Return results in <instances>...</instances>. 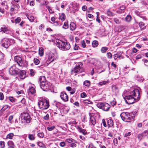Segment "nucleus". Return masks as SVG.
<instances>
[{
    "instance_id": "nucleus-13",
    "label": "nucleus",
    "mask_w": 148,
    "mask_h": 148,
    "mask_svg": "<svg viewBox=\"0 0 148 148\" xmlns=\"http://www.w3.org/2000/svg\"><path fill=\"white\" fill-rule=\"evenodd\" d=\"M40 85L41 88L44 91H46L49 88V86L47 82H42L40 83Z\"/></svg>"
},
{
    "instance_id": "nucleus-5",
    "label": "nucleus",
    "mask_w": 148,
    "mask_h": 148,
    "mask_svg": "<svg viewBox=\"0 0 148 148\" xmlns=\"http://www.w3.org/2000/svg\"><path fill=\"white\" fill-rule=\"evenodd\" d=\"M97 106L98 108L105 111H108L110 107V105L105 102L99 103L97 104Z\"/></svg>"
},
{
    "instance_id": "nucleus-36",
    "label": "nucleus",
    "mask_w": 148,
    "mask_h": 148,
    "mask_svg": "<svg viewBox=\"0 0 148 148\" xmlns=\"http://www.w3.org/2000/svg\"><path fill=\"white\" fill-rule=\"evenodd\" d=\"M69 27V25L68 24V22H65L64 24V25L63 26V28L66 29H67Z\"/></svg>"
},
{
    "instance_id": "nucleus-64",
    "label": "nucleus",
    "mask_w": 148,
    "mask_h": 148,
    "mask_svg": "<svg viewBox=\"0 0 148 148\" xmlns=\"http://www.w3.org/2000/svg\"><path fill=\"white\" fill-rule=\"evenodd\" d=\"M144 24L142 22H140L139 24V26L141 27H143L144 26Z\"/></svg>"
},
{
    "instance_id": "nucleus-15",
    "label": "nucleus",
    "mask_w": 148,
    "mask_h": 148,
    "mask_svg": "<svg viewBox=\"0 0 148 148\" xmlns=\"http://www.w3.org/2000/svg\"><path fill=\"white\" fill-rule=\"evenodd\" d=\"M148 134V132L147 131H144L142 133L138 135V138L139 140H141L143 137Z\"/></svg>"
},
{
    "instance_id": "nucleus-62",
    "label": "nucleus",
    "mask_w": 148,
    "mask_h": 148,
    "mask_svg": "<svg viewBox=\"0 0 148 148\" xmlns=\"http://www.w3.org/2000/svg\"><path fill=\"white\" fill-rule=\"evenodd\" d=\"M142 57V55L141 54H138L136 57V59H140Z\"/></svg>"
},
{
    "instance_id": "nucleus-19",
    "label": "nucleus",
    "mask_w": 148,
    "mask_h": 148,
    "mask_svg": "<svg viewBox=\"0 0 148 148\" xmlns=\"http://www.w3.org/2000/svg\"><path fill=\"white\" fill-rule=\"evenodd\" d=\"M33 133L32 134H29L28 135V138L29 140H35V136L34 131H33Z\"/></svg>"
},
{
    "instance_id": "nucleus-1",
    "label": "nucleus",
    "mask_w": 148,
    "mask_h": 148,
    "mask_svg": "<svg viewBox=\"0 0 148 148\" xmlns=\"http://www.w3.org/2000/svg\"><path fill=\"white\" fill-rule=\"evenodd\" d=\"M134 113L133 112H123L120 114L122 119L124 121L129 122L134 120Z\"/></svg>"
},
{
    "instance_id": "nucleus-27",
    "label": "nucleus",
    "mask_w": 148,
    "mask_h": 148,
    "mask_svg": "<svg viewBox=\"0 0 148 148\" xmlns=\"http://www.w3.org/2000/svg\"><path fill=\"white\" fill-rule=\"evenodd\" d=\"M109 83L108 80L106 81H104L101 82L99 83V84L101 86L103 85H106L108 84Z\"/></svg>"
},
{
    "instance_id": "nucleus-52",
    "label": "nucleus",
    "mask_w": 148,
    "mask_h": 148,
    "mask_svg": "<svg viewBox=\"0 0 148 148\" xmlns=\"http://www.w3.org/2000/svg\"><path fill=\"white\" fill-rule=\"evenodd\" d=\"M81 44L83 48H85L86 47V43L84 40L82 41L81 42Z\"/></svg>"
},
{
    "instance_id": "nucleus-60",
    "label": "nucleus",
    "mask_w": 148,
    "mask_h": 148,
    "mask_svg": "<svg viewBox=\"0 0 148 148\" xmlns=\"http://www.w3.org/2000/svg\"><path fill=\"white\" fill-rule=\"evenodd\" d=\"M44 119L45 120H48L49 118V115L48 114H47L44 117Z\"/></svg>"
},
{
    "instance_id": "nucleus-63",
    "label": "nucleus",
    "mask_w": 148,
    "mask_h": 148,
    "mask_svg": "<svg viewBox=\"0 0 148 148\" xmlns=\"http://www.w3.org/2000/svg\"><path fill=\"white\" fill-rule=\"evenodd\" d=\"M13 116H10L8 118V121L10 122H11V120L13 119Z\"/></svg>"
},
{
    "instance_id": "nucleus-12",
    "label": "nucleus",
    "mask_w": 148,
    "mask_h": 148,
    "mask_svg": "<svg viewBox=\"0 0 148 148\" xmlns=\"http://www.w3.org/2000/svg\"><path fill=\"white\" fill-rule=\"evenodd\" d=\"M135 98L136 101H139L140 98L139 90L137 89H134L130 93V95Z\"/></svg>"
},
{
    "instance_id": "nucleus-18",
    "label": "nucleus",
    "mask_w": 148,
    "mask_h": 148,
    "mask_svg": "<svg viewBox=\"0 0 148 148\" xmlns=\"http://www.w3.org/2000/svg\"><path fill=\"white\" fill-rule=\"evenodd\" d=\"M125 6L123 5L120 7L119 9L116 11L117 13H122L124 12V10L125 9Z\"/></svg>"
},
{
    "instance_id": "nucleus-46",
    "label": "nucleus",
    "mask_w": 148,
    "mask_h": 148,
    "mask_svg": "<svg viewBox=\"0 0 148 148\" xmlns=\"http://www.w3.org/2000/svg\"><path fill=\"white\" fill-rule=\"evenodd\" d=\"M107 15L109 16H113L112 13L109 10H108L107 12Z\"/></svg>"
},
{
    "instance_id": "nucleus-31",
    "label": "nucleus",
    "mask_w": 148,
    "mask_h": 148,
    "mask_svg": "<svg viewBox=\"0 0 148 148\" xmlns=\"http://www.w3.org/2000/svg\"><path fill=\"white\" fill-rule=\"evenodd\" d=\"M39 54L40 56H42L43 55V49L42 48H40L39 50Z\"/></svg>"
},
{
    "instance_id": "nucleus-7",
    "label": "nucleus",
    "mask_w": 148,
    "mask_h": 148,
    "mask_svg": "<svg viewBox=\"0 0 148 148\" xmlns=\"http://www.w3.org/2000/svg\"><path fill=\"white\" fill-rule=\"evenodd\" d=\"M124 99L126 102L128 104H131L138 101L132 96L128 95L125 96L124 97Z\"/></svg>"
},
{
    "instance_id": "nucleus-39",
    "label": "nucleus",
    "mask_w": 148,
    "mask_h": 148,
    "mask_svg": "<svg viewBox=\"0 0 148 148\" xmlns=\"http://www.w3.org/2000/svg\"><path fill=\"white\" fill-rule=\"evenodd\" d=\"M83 102L84 103L86 104H90L92 103V102L91 101H89L88 100H84L83 101Z\"/></svg>"
},
{
    "instance_id": "nucleus-28",
    "label": "nucleus",
    "mask_w": 148,
    "mask_h": 148,
    "mask_svg": "<svg viewBox=\"0 0 148 148\" xmlns=\"http://www.w3.org/2000/svg\"><path fill=\"white\" fill-rule=\"evenodd\" d=\"M66 142L69 143H76V141L73 139L72 138H69L67 139L66 140Z\"/></svg>"
},
{
    "instance_id": "nucleus-48",
    "label": "nucleus",
    "mask_w": 148,
    "mask_h": 148,
    "mask_svg": "<svg viewBox=\"0 0 148 148\" xmlns=\"http://www.w3.org/2000/svg\"><path fill=\"white\" fill-rule=\"evenodd\" d=\"M21 21V18L20 17H18L17 18L15 19V22L16 23H19Z\"/></svg>"
},
{
    "instance_id": "nucleus-37",
    "label": "nucleus",
    "mask_w": 148,
    "mask_h": 148,
    "mask_svg": "<svg viewBox=\"0 0 148 148\" xmlns=\"http://www.w3.org/2000/svg\"><path fill=\"white\" fill-rule=\"evenodd\" d=\"M5 143L3 141H0V146L1 148H4L5 147Z\"/></svg>"
},
{
    "instance_id": "nucleus-3",
    "label": "nucleus",
    "mask_w": 148,
    "mask_h": 148,
    "mask_svg": "<svg viewBox=\"0 0 148 148\" xmlns=\"http://www.w3.org/2000/svg\"><path fill=\"white\" fill-rule=\"evenodd\" d=\"M38 104L40 108L42 110L47 109L49 106V101L44 99L39 100Z\"/></svg>"
},
{
    "instance_id": "nucleus-14",
    "label": "nucleus",
    "mask_w": 148,
    "mask_h": 148,
    "mask_svg": "<svg viewBox=\"0 0 148 148\" xmlns=\"http://www.w3.org/2000/svg\"><path fill=\"white\" fill-rule=\"evenodd\" d=\"M60 97L61 99L64 101H67L68 100V97L66 93L64 92L61 93Z\"/></svg>"
},
{
    "instance_id": "nucleus-29",
    "label": "nucleus",
    "mask_w": 148,
    "mask_h": 148,
    "mask_svg": "<svg viewBox=\"0 0 148 148\" xmlns=\"http://www.w3.org/2000/svg\"><path fill=\"white\" fill-rule=\"evenodd\" d=\"M108 49V48L107 47H103L101 49V51L102 53H105Z\"/></svg>"
},
{
    "instance_id": "nucleus-38",
    "label": "nucleus",
    "mask_w": 148,
    "mask_h": 148,
    "mask_svg": "<svg viewBox=\"0 0 148 148\" xmlns=\"http://www.w3.org/2000/svg\"><path fill=\"white\" fill-rule=\"evenodd\" d=\"M131 19V16L130 15H127L125 18V20L127 22L130 21Z\"/></svg>"
},
{
    "instance_id": "nucleus-26",
    "label": "nucleus",
    "mask_w": 148,
    "mask_h": 148,
    "mask_svg": "<svg viewBox=\"0 0 148 148\" xmlns=\"http://www.w3.org/2000/svg\"><path fill=\"white\" fill-rule=\"evenodd\" d=\"M112 90L113 92H116L118 91V87L115 85H113L112 86Z\"/></svg>"
},
{
    "instance_id": "nucleus-21",
    "label": "nucleus",
    "mask_w": 148,
    "mask_h": 148,
    "mask_svg": "<svg viewBox=\"0 0 148 148\" xmlns=\"http://www.w3.org/2000/svg\"><path fill=\"white\" fill-rule=\"evenodd\" d=\"M8 148H14V145L13 142L11 140L8 142Z\"/></svg>"
},
{
    "instance_id": "nucleus-50",
    "label": "nucleus",
    "mask_w": 148,
    "mask_h": 148,
    "mask_svg": "<svg viewBox=\"0 0 148 148\" xmlns=\"http://www.w3.org/2000/svg\"><path fill=\"white\" fill-rule=\"evenodd\" d=\"M107 56L108 58L110 59L112 58V55L110 52L108 53H107Z\"/></svg>"
},
{
    "instance_id": "nucleus-25",
    "label": "nucleus",
    "mask_w": 148,
    "mask_h": 148,
    "mask_svg": "<svg viewBox=\"0 0 148 148\" xmlns=\"http://www.w3.org/2000/svg\"><path fill=\"white\" fill-rule=\"evenodd\" d=\"M121 57V54L120 52H118L114 55V58L115 60H116L118 58L120 59Z\"/></svg>"
},
{
    "instance_id": "nucleus-6",
    "label": "nucleus",
    "mask_w": 148,
    "mask_h": 148,
    "mask_svg": "<svg viewBox=\"0 0 148 148\" xmlns=\"http://www.w3.org/2000/svg\"><path fill=\"white\" fill-rule=\"evenodd\" d=\"M82 66V64L81 62L78 63L74 69L71 70V72L73 73L82 72L83 71Z\"/></svg>"
},
{
    "instance_id": "nucleus-40",
    "label": "nucleus",
    "mask_w": 148,
    "mask_h": 148,
    "mask_svg": "<svg viewBox=\"0 0 148 148\" xmlns=\"http://www.w3.org/2000/svg\"><path fill=\"white\" fill-rule=\"evenodd\" d=\"M34 62L35 64L38 65L40 63V61L38 59L35 58L34 59Z\"/></svg>"
},
{
    "instance_id": "nucleus-2",
    "label": "nucleus",
    "mask_w": 148,
    "mask_h": 148,
    "mask_svg": "<svg viewBox=\"0 0 148 148\" xmlns=\"http://www.w3.org/2000/svg\"><path fill=\"white\" fill-rule=\"evenodd\" d=\"M56 45L60 49L63 51L68 50L71 47L69 42H64L60 40H58L56 41Z\"/></svg>"
},
{
    "instance_id": "nucleus-42",
    "label": "nucleus",
    "mask_w": 148,
    "mask_h": 148,
    "mask_svg": "<svg viewBox=\"0 0 148 148\" xmlns=\"http://www.w3.org/2000/svg\"><path fill=\"white\" fill-rule=\"evenodd\" d=\"M4 57V54L0 51V61L3 60Z\"/></svg>"
},
{
    "instance_id": "nucleus-44",
    "label": "nucleus",
    "mask_w": 148,
    "mask_h": 148,
    "mask_svg": "<svg viewBox=\"0 0 148 148\" xmlns=\"http://www.w3.org/2000/svg\"><path fill=\"white\" fill-rule=\"evenodd\" d=\"M55 128L54 126L52 127H47V130L49 131H51L53 130Z\"/></svg>"
},
{
    "instance_id": "nucleus-55",
    "label": "nucleus",
    "mask_w": 148,
    "mask_h": 148,
    "mask_svg": "<svg viewBox=\"0 0 148 148\" xmlns=\"http://www.w3.org/2000/svg\"><path fill=\"white\" fill-rule=\"evenodd\" d=\"M60 146L61 147H64L65 145V143L63 142H62L60 143Z\"/></svg>"
},
{
    "instance_id": "nucleus-49",
    "label": "nucleus",
    "mask_w": 148,
    "mask_h": 148,
    "mask_svg": "<svg viewBox=\"0 0 148 148\" xmlns=\"http://www.w3.org/2000/svg\"><path fill=\"white\" fill-rule=\"evenodd\" d=\"M81 97L82 98H85L87 97V95L85 92H83L81 94Z\"/></svg>"
},
{
    "instance_id": "nucleus-32",
    "label": "nucleus",
    "mask_w": 148,
    "mask_h": 148,
    "mask_svg": "<svg viewBox=\"0 0 148 148\" xmlns=\"http://www.w3.org/2000/svg\"><path fill=\"white\" fill-rule=\"evenodd\" d=\"M90 82L88 80H86L84 82V84L86 86L89 87L90 85Z\"/></svg>"
},
{
    "instance_id": "nucleus-56",
    "label": "nucleus",
    "mask_w": 148,
    "mask_h": 148,
    "mask_svg": "<svg viewBox=\"0 0 148 148\" xmlns=\"http://www.w3.org/2000/svg\"><path fill=\"white\" fill-rule=\"evenodd\" d=\"M77 129L80 132H81L82 131H83V129L81 128L79 126H77Z\"/></svg>"
},
{
    "instance_id": "nucleus-17",
    "label": "nucleus",
    "mask_w": 148,
    "mask_h": 148,
    "mask_svg": "<svg viewBox=\"0 0 148 148\" xmlns=\"http://www.w3.org/2000/svg\"><path fill=\"white\" fill-rule=\"evenodd\" d=\"M19 73H20L19 77L21 79H23L25 77V71L23 70L21 71V70H20V71Z\"/></svg>"
},
{
    "instance_id": "nucleus-35",
    "label": "nucleus",
    "mask_w": 148,
    "mask_h": 148,
    "mask_svg": "<svg viewBox=\"0 0 148 148\" xmlns=\"http://www.w3.org/2000/svg\"><path fill=\"white\" fill-rule=\"evenodd\" d=\"M98 42L97 40L93 41L92 43V46L93 47H96L97 46Z\"/></svg>"
},
{
    "instance_id": "nucleus-4",
    "label": "nucleus",
    "mask_w": 148,
    "mask_h": 148,
    "mask_svg": "<svg viewBox=\"0 0 148 148\" xmlns=\"http://www.w3.org/2000/svg\"><path fill=\"white\" fill-rule=\"evenodd\" d=\"M15 43L14 41L12 39H8L4 38L1 41V45L5 48H8L11 45Z\"/></svg>"
},
{
    "instance_id": "nucleus-41",
    "label": "nucleus",
    "mask_w": 148,
    "mask_h": 148,
    "mask_svg": "<svg viewBox=\"0 0 148 148\" xmlns=\"http://www.w3.org/2000/svg\"><path fill=\"white\" fill-rule=\"evenodd\" d=\"M27 18L30 22H33L34 19V18L33 16H29Z\"/></svg>"
},
{
    "instance_id": "nucleus-23",
    "label": "nucleus",
    "mask_w": 148,
    "mask_h": 148,
    "mask_svg": "<svg viewBox=\"0 0 148 148\" xmlns=\"http://www.w3.org/2000/svg\"><path fill=\"white\" fill-rule=\"evenodd\" d=\"M46 80L45 77L43 76H40L39 78V82L40 84L42 83V82H46Z\"/></svg>"
},
{
    "instance_id": "nucleus-16",
    "label": "nucleus",
    "mask_w": 148,
    "mask_h": 148,
    "mask_svg": "<svg viewBox=\"0 0 148 148\" xmlns=\"http://www.w3.org/2000/svg\"><path fill=\"white\" fill-rule=\"evenodd\" d=\"M0 30L1 32H2L6 34H10L11 33V31L5 27H1Z\"/></svg>"
},
{
    "instance_id": "nucleus-53",
    "label": "nucleus",
    "mask_w": 148,
    "mask_h": 148,
    "mask_svg": "<svg viewBox=\"0 0 148 148\" xmlns=\"http://www.w3.org/2000/svg\"><path fill=\"white\" fill-rule=\"evenodd\" d=\"M4 98L3 94L2 92H0V100H3Z\"/></svg>"
},
{
    "instance_id": "nucleus-9",
    "label": "nucleus",
    "mask_w": 148,
    "mask_h": 148,
    "mask_svg": "<svg viewBox=\"0 0 148 148\" xmlns=\"http://www.w3.org/2000/svg\"><path fill=\"white\" fill-rule=\"evenodd\" d=\"M48 59L46 61L47 64H49L57 58L55 54L50 53L47 55Z\"/></svg>"
},
{
    "instance_id": "nucleus-58",
    "label": "nucleus",
    "mask_w": 148,
    "mask_h": 148,
    "mask_svg": "<svg viewBox=\"0 0 148 148\" xmlns=\"http://www.w3.org/2000/svg\"><path fill=\"white\" fill-rule=\"evenodd\" d=\"M114 22L116 23H119V19L116 18H114Z\"/></svg>"
},
{
    "instance_id": "nucleus-8",
    "label": "nucleus",
    "mask_w": 148,
    "mask_h": 148,
    "mask_svg": "<svg viewBox=\"0 0 148 148\" xmlns=\"http://www.w3.org/2000/svg\"><path fill=\"white\" fill-rule=\"evenodd\" d=\"M14 60L15 62L20 66L22 67L25 66V61L23 60L21 57L18 56H16L14 57Z\"/></svg>"
},
{
    "instance_id": "nucleus-59",
    "label": "nucleus",
    "mask_w": 148,
    "mask_h": 148,
    "mask_svg": "<svg viewBox=\"0 0 148 148\" xmlns=\"http://www.w3.org/2000/svg\"><path fill=\"white\" fill-rule=\"evenodd\" d=\"M75 143H72L70 145L71 147H75L76 146V145Z\"/></svg>"
},
{
    "instance_id": "nucleus-33",
    "label": "nucleus",
    "mask_w": 148,
    "mask_h": 148,
    "mask_svg": "<svg viewBox=\"0 0 148 148\" xmlns=\"http://www.w3.org/2000/svg\"><path fill=\"white\" fill-rule=\"evenodd\" d=\"M29 91L31 94H33L35 92V88L33 87H31L29 89Z\"/></svg>"
},
{
    "instance_id": "nucleus-20",
    "label": "nucleus",
    "mask_w": 148,
    "mask_h": 148,
    "mask_svg": "<svg viewBox=\"0 0 148 148\" xmlns=\"http://www.w3.org/2000/svg\"><path fill=\"white\" fill-rule=\"evenodd\" d=\"M90 121L92 124L94 125L96 123V121L94 116H93L91 115H90Z\"/></svg>"
},
{
    "instance_id": "nucleus-45",
    "label": "nucleus",
    "mask_w": 148,
    "mask_h": 148,
    "mask_svg": "<svg viewBox=\"0 0 148 148\" xmlns=\"http://www.w3.org/2000/svg\"><path fill=\"white\" fill-rule=\"evenodd\" d=\"M9 106L8 105H6L3 106V107L1 109V110H2V111H5L6 109L8 108Z\"/></svg>"
},
{
    "instance_id": "nucleus-54",
    "label": "nucleus",
    "mask_w": 148,
    "mask_h": 148,
    "mask_svg": "<svg viewBox=\"0 0 148 148\" xmlns=\"http://www.w3.org/2000/svg\"><path fill=\"white\" fill-rule=\"evenodd\" d=\"M110 104L112 106H113L116 104V101H111Z\"/></svg>"
},
{
    "instance_id": "nucleus-51",
    "label": "nucleus",
    "mask_w": 148,
    "mask_h": 148,
    "mask_svg": "<svg viewBox=\"0 0 148 148\" xmlns=\"http://www.w3.org/2000/svg\"><path fill=\"white\" fill-rule=\"evenodd\" d=\"M9 100L12 102H15V99L12 97H9Z\"/></svg>"
},
{
    "instance_id": "nucleus-10",
    "label": "nucleus",
    "mask_w": 148,
    "mask_h": 148,
    "mask_svg": "<svg viewBox=\"0 0 148 148\" xmlns=\"http://www.w3.org/2000/svg\"><path fill=\"white\" fill-rule=\"evenodd\" d=\"M21 118L22 121L24 122L29 123L31 121L30 117L28 114L23 113L21 114Z\"/></svg>"
},
{
    "instance_id": "nucleus-61",
    "label": "nucleus",
    "mask_w": 148,
    "mask_h": 148,
    "mask_svg": "<svg viewBox=\"0 0 148 148\" xmlns=\"http://www.w3.org/2000/svg\"><path fill=\"white\" fill-rule=\"evenodd\" d=\"M102 123H103V126L104 127H106L107 126V125L104 119H103L102 120Z\"/></svg>"
},
{
    "instance_id": "nucleus-43",
    "label": "nucleus",
    "mask_w": 148,
    "mask_h": 148,
    "mask_svg": "<svg viewBox=\"0 0 148 148\" xmlns=\"http://www.w3.org/2000/svg\"><path fill=\"white\" fill-rule=\"evenodd\" d=\"M46 8L48 9V11L51 14L53 13V12L52 11V10L51 9V8L49 6H46Z\"/></svg>"
},
{
    "instance_id": "nucleus-57",
    "label": "nucleus",
    "mask_w": 148,
    "mask_h": 148,
    "mask_svg": "<svg viewBox=\"0 0 148 148\" xmlns=\"http://www.w3.org/2000/svg\"><path fill=\"white\" fill-rule=\"evenodd\" d=\"M131 133L130 132H129L125 134L124 135L125 137H127L128 136H129L131 135Z\"/></svg>"
},
{
    "instance_id": "nucleus-24",
    "label": "nucleus",
    "mask_w": 148,
    "mask_h": 148,
    "mask_svg": "<svg viewBox=\"0 0 148 148\" xmlns=\"http://www.w3.org/2000/svg\"><path fill=\"white\" fill-rule=\"evenodd\" d=\"M108 126L109 127H112L113 125V122L112 120L109 119L107 121Z\"/></svg>"
},
{
    "instance_id": "nucleus-30",
    "label": "nucleus",
    "mask_w": 148,
    "mask_h": 148,
    "mask_svg": "<svg viewBox=\"0 0 148 148\" xmlns=\"http://www.w3.org/2000/svg\"><path fill=\"white\" fill-rule=\"evenodd\" d=\"M14 136V134L13 133H10L8 134L6 138H9L10 139H12V137Z\"/></svg>"
},
{
    "instance_id": "nucleus-22",
    "label": "nucleus",
    "mask_w": 148,
    "mask_h": 148,
    "mask_svg": "<svg viewBox=\"0 0 148 148\" xmlns=\"http://www.w3.org/2000/svg\"><path fill=\"white\" fill-rule=\"evenodd\" d=\"M76 27L75 24L73 22H71L70 24V28L71 30L73 31L75 30Z\"/></svg>"
},
{
    "instance_id": "nucleus-34",
    "label": "nucleus",
    "mask_w": 148,
    "mask_h": 148,
    "mask_svg": "<svg viewBox=\"0 0 148 148\" xmlns=\"http://www.w3.org/2000/svg\"><path fill=\"white\" fill-rule=\"evenodd\" d=\"M59 18L62 21H64L65 19V15L64 13H62L59 17Z\"/></svg>"
},
{
    "instance_id": "nucleus-47",
    "label": "nucleus",
    "mask_w": 148,
    "mask_h": 148,
    "mask_svg": "<svg viewBox=\"0 0 148 148\" xmlns=\"http://www.w3.org/2000/svg\"><path fill=\"white\" fill-rule=\"evenodd\" d=\"M38 136L39 137L42 138L44 136V134L43 132H40L38 133Z\"/></svg>"
},
{
    "instance_id": "nucleus-11",
    "label": "nucleus",
    "mask_w": 148,
    "mask_h": 148,
    "mask_svg": "<svg viewBox=\"0 0 148 148\" xmlns=\"http://www.w3.org/2000/svg\"><path fill=\"white\" fill-rule=\"evenodd\" d=\"M20 71V70L17 68L15 66L13 65L10 68L9 73L11 75H15L18 74Z\"/></svg>"
}]
</instances>
